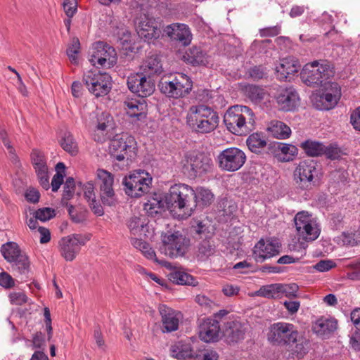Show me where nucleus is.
<instances>
[{
    "label": "nucleus",
    "instance_id": "774afa93",
    "mask_svg": "<svg viewBox=\"0 0 360 360\" xmlns=\"http://www.w3.org/2000/svg\"><path fill=\"white\" fill-rule=\"evenodd\" d=\"M350 122L356 130L360 131V107L357 108L351 114Z\"/></svg>",
    "mask_w": 360,
    "mask_h": 360
},
{
    "label": "nucleus",
    "instance_id": "e2e57ef3",
    "mask_svg": "<svg viewBox=\"0 0 360 360\" xmlns=\"http://www.w3.org/2000/svg\"><path fill=\"white\" fill-rule=\"evenodd\" d=\"M335 266L336 264L333 261L329 259H323L316 263L314 266V268L319 272H326L332 269Z\"/></svg>",
    "mask_w": 360,
    "mask_h": 360
},
{
    "label": "nucleus",
    "instance_id": "f8f14e48",
    "mask_svg": "<svg viewBox=\"0 0 360 360\" xmlns=\"http://www.w3.org/2000/svg\"><path fill=\"white\" fill-rule=\"evenodd\" d=\"M90 240L89 235L74 233L63 237L58 242L60 255L68 262L75 259L81 247Z\"/></svg>",
    "mask_w": 360,
    "mask_h": 360
},
{
    "label": "nucleus",
    "instance_id": "6e6d98bb",
    "mask_svg": "<svg viewBox=\"0 0 360 360\" xmlns=\"http://www.w3.org/2000/svg\"><path fill=\"white\" fill-rule=\"evenodd\" d=\"M35 218L41 221H48L55 217V210L50 207H44L38 209L34 212Z\"/></svg>",
    "mask_w": 360,
    "mask_h": 360
},
{
    "label": "nucleus",
    "instance_id": "ddd939ff",
    "mask_svg": "<svg viewBox=\"0 0 360 360\" xmlns=\"http://www.w3.org/2000/svg\"><path fill=\"white\" fill-rule=\"evenodd\" d=\"M96 176L102 203L105 206H115L117 202V199L113 188V174L103 169H98L96 171Z\"/></svg>",
    "mask_w": 360,
    "mask_h": 360
},
{
    "label": "nucleus",
    "instance_id": "7ed1b4c3",
    "mask_svg": "<svg viewBox=\"0 0 360 360\" xmlns=\"http://www.w3.org/2000/svg\"><path fill=\"white\" fill-rule=\"evenodd\" d=\"M195 191L189 186L178 184L172 186L165 196L167 209L179 210L189 217L195 209Z\"/></svg>",
    "mask_w": 360,
    "mask_h": 360
},
{
    "label": "nucleus",
    "instance_id": "4c0bfd02",
    "mask_svg": "<svg viewBox=\"0 0 360 360\" xmlns=\"http://www.w3.org/2000/svg\"><path fill=\"white\" fill-rule=\"evenodd\" d=\"M246 143L252 152L258 153L266 146V141L261 134L253 133L248 136Z\"/></svg>",
    "mask_w": 360,
    "mask_h": 360
},
{
    "label": "nucleus",
    "instance_id": "69168bd1",
    "mask_svg": "<svg viewBox=\"0 0 360 360\" xmlns=\"http://www.w3.org/2000/svg\"><path fill=\"white\" fill-rule=\"evenodd\" d=\"M164 203H165V200H158L156 198H153L150 200H148L147 203L145 205V208L146 210H151L152 212L158 213L159 212L158 210L162 209L164 207Z\"/></svg>",
    "mask_w": 360,
    "mask_h": 360
},
{
    "label": "nucleus",
    "instance_id": "603ef678",
    "mask_svg": "<svg viewBox=\"0 0 360 360\" xmlns=\"http://www.w3.org/2000/svg\"><path fill=\"white\" fill-rule=\"evenodd\" d=\"M79 49L80 43L78 38H73L67 49V55L70 60L74 64L77 63V54L79 53Z\"/></svg>",
    "mask_w": 360,
    "mask_h": 360
},
{
    "label": "nucleus",
    "instance_id": "cd10ccee",
    "mask_svg": "<svg viewBox=\"0 0 360 360\" xmlns=\"http://www.w3.org/2000/svg\"><path fill=\"white\" fill-rule=\"evenodd\" d=\"M300 65L298 60L292 57L281 60L276 67L277 77L280 80H290L291 77L298 72Z\"/></svg>",
    "mask_w": 360,
    "mask_h": 360
},
{
    "label": "nucleus",
    "instance_id": "6ab92c4d",
    "mask_svg": "<svg viewBox=\"0 0 360 360\" xmlns=\"http://www.w3.org/2000/svg\"><path fill=\"white\" fill-rule=\"evenodd\" d=\"M325 91L317 96L316 99L321 104H316V108L320 110H330L335 107L341 96V91L337 83H326Z\"/></svg>",
    "mask_w": 360,
    "mask_h": 360
},
{
    "label": "nucleus",
    "instance_id": "b1692460",
    "mask_svg": "<svg viewBox=\"0 0 360 360\" xmlns=\"http://www.w3.org/2000/svg\"><path fill=\"white\" fill-rule=\"evenodd\" d=\"M164 32L172 40L179 41L183 46L189 45L192 41L191 30L186 24L172 23L167 25Z\"/></svg>",
    "mask_w": 360,
    "mask_h": 360
},
{
    "label": "nucleus",
    "instance_id": "ea45409f",
    "mask_svg": "<svg viewBox=\"0 0 360 360\" xmlns=\"http://www.w3.org/2000/svg\"><path fill=\"white\" fill-rule=\"evenodd\" d=\"M170 280L178 285H196L198 282L189 274L183 271H175L170 274Z\"/></svg>",
    "mask_w": 360,
    "mask_h": 360
},
{
    "label": "nucleus",
    "instance_id": "0e129e2a",
    "mask_svg": "<svg viewBox=\"0 0 360 360\" xmlns=\"http://www.w3.org/2000/svg\"><path fill=\"white\" fill-rule=\"evenodd\" d=\"M0 285L6 289H9L15 286V280L12 276L3 271L0 273Z\"/></svg>",
    "mask_w": 360,
    "mask_h": 360
},
{
    "label": "nucleus",
    "instance_id": "c756f323",
    "mask_svg": "<svg viewBox=\"0 0 360 360\" xmlns=\"http://www.w3.org/2000/svg\"><path fill=\"white\" fill-rule=\"evenodd\" d=\"M184 58L186 62L193 65H210V56L200 47L193 46L188 49Z\"/></svg>",
    "mask_w": 360,
    "mask_h": 360
},
{
    "label": "nucleus",
    "instance_id": "a19ab883",
    "mask_svg": "<svg viewBox=\"0 0 360 360\" xmlns=\"http://www.w3.org/2000/svg\"><path fill=\"white\" fill-rule=\"evenodd\" d=\"M281 283H274L262 286L257 291V295L266 298L276 299L281 297Z\"/></svg>",
    "mask_w": 360,
    "mask_h": 360
},
{
    "label": "nucleus",
    "instance_id": "4d7b16f0",
    "mask_svg": "<svg viewBox=\"0 0 360 360\" xmlns=\"http://www.w3.org/2000/svg\"><path fill=\"white\" fill-rule=\"evenodd\" d=\"M324 155L327 158L330 160H338L342 155L341 149L337 145H330L328 146H324Z\"/></svg>",
    "mask_w": 360,
    "mask_h": 360
},
{
    "label": "nucleus",
    "instance_id": "338daca9",
    "mask_svg": "<svg viewBox=\"0 0 360 360\" xmlns=\"http://www.w3.org/2000/svg\"><path fill=\"white\" fill-rule=\"evenodd\" d=\"M84 195L87 201H90L96 198L94 193V186L92 183L88 182L84 185Z\"/></svg>",
    "mask_w": 360,
    "mask_h": 360
},
{
    "label": "nucleus",
    "instance_id": "c03bdc74",
    "mask_svg": "<svg viewBox=\"0 0 360 360\" xmlns=\"http://www.w3.org/2000/svg\"><path fill=\"white\" fill-rule=\"evenodd\" d=\"M60 146L67 153L75 155L78 153L77 143L70 133H65L60 141Z\"/></svg>",
    "mask_w": 360,
    "mask_h": 360
},
{
    "label": "nucleus",
    "instance_id": "72a5a7b5",
    "mask_svg": "<svg viewBox=\"0 0 360 360\" xmlns=\"http://www.w3.org/2000/svg\"><path fill=\"white\" fill-rule=\"evenodd\" d=\"M146 219L144 217H132L129 219L127 223L130 233L134 236H138L146 235Z\"/></svg>",
    "mask_w": 360,
    "mask_h": 360
},
{
    "label": "nucleus",
    "instance_id": "e433bc0d",
    "mask_svg": "<svg viewBox=\"0 0 360 360\" xmlns=\"http://www.w3.org/2000/svg\"><path fill=\"white\" fill-rule=\"evenodd\" d=\"M11 264H12L13 269L20 274L25 275L30 271V262L25 252L18 255L17 257H14Z\"/></svg>",
    "mask_w": 360,
    "mask_h": 360
},
{
    "label": "nucleus",
    "instance_id": "aec40b11",
    "mask_svg": "<svg viewBox=\"0 0 360 360\" xmlns=\"http://www.w3.org/2000/svg\"><path fill=\"white\" fill-rule=\"evenodd\" d=\"M247 330L245 323L238 320L229 321L225 323L223 335L228 344H236L245 339Z\"/></svg>",
    "mask_w": 360,
    "mask_h": 360
},
{
    "label": "nucleus",
    "instance_id": "9b49d317",
    "mask_svg": "<svg viewBox=\"0 0 360 360\" xmlns=\"http://www.w3.org/2000/svg\"><path fill=\"white\" fill-rule=\"evenodd\" d=\"M316 169L312 161H301L293 172V181L297 188L302 191H311L317 185L315 179Z\"/></svg>",
    "mask_w": 360,
    "mask_h": 360
},
{
    "label": "nucleus",
    "instance_id": "9d476101",
    "mask_svg": "<svg viewBox=\"0 0 360 360\" xmlns=\"http://www.w3.org/2000/svg\"><path fill=\"white\" fill-rule=\"evenodd\" d=\"M83 81L89 91L96 97L107 95L112 88L111 77L97 68L84 73Z\"/></svg>",
    "mask_w": 360,
    "mask_h": 360
},
{
    "label": "nucleus",
    "instance_id": "f03ea898",
    "mask_svg": "<svg viewBox=\"0 0 360 360\" xmlns=\"http://www.w3.org/2000/svg\"><path fill=\"white\" fill-rule=\"evenodd\" d=\"M186 123L193 131L207 134L217 127L219 116L216 111L207 105H192L186 115Z\"/></svg>",
    "mask_w": 360,
    "mask_h": 360
},
{
    "label": "nucleus",
    "instance_id": "79ce46f5",
    "mask_svg": "<svg viewBox=\"0 0 360 360\" xmlns=\"http://www.w3.org/2000/svg\"><path fill=\"white\" fill-rule=\"evenodd\" d=\"M1 252L4 259L9 263H11L14 257H17L23 252L19 245L15 242H8L3 245Z\"/></svg>",
    "mask_w": 360,
    "mask_h": 360
},
{
    "label": "nucleus",
    "instance_id": "473e14b6",
    "mask_svg": "<svg viewBox=\"0 0 360 360\" xmlns=\"http://www.w3.org/2000/svg\"><path fill=\"white\" fill-rule=\"evenodd\" d=\"M268 129L275 138L280 139H286L291 134L290 128L284 122L278 120H272Z\"/></svg>",
    "mask_w": 360,
    "mask_h": 360
},
{
    "label": "nucleus",
    "instance_id": "3c124183",
    "mask_svg": "<svg viewBox=\"0 0 360 360\" xmlns=\"http://www.w3.org/2000/svg\"><path fill=\"white\" fill-rule=\"evenodd\" d=\"M0 139H1L4 146L6 148L9 158L13 163L18 162V156L15 154V150L11 145L9 140L7 139L6 131L0 127Z\"/></svg>",
    "mask_w": 360,
    "mask_h": 360
},
{
    "label": "nucleus",
    "instance_id": "4468645a",
    "mask_svg": "<svg viewBox=\"0 0 360 360\" xmlns=\"http://www.w3.org/2000/svg\"><path fill=\"white\" fill-rule=\"evenodd\" d=\"M246 161V155L241 149L230 147L223 150L217 156L219 167L226 172L240 169Z\"/></svg>",
    "mask_w": 360,
    "mask_h": 360
},
{
    "label": "nucleus",
    "instance_id": "bf43d9fd",
    "mask_svg": "<svg viewBox=\"0 0 360 360\" xmlns=\"http://www.w3.org/2000/svg\"><path fill=\"white\" fill-rule=\"evenodd\" d=\"M75 181L72 177H68L63 186V199L69 200L72 198L75 193Z\"/></svg>",
    "mask_w": 360,
    "mask_h": 360
},
{
    "label": "nucleus",
    "instance_id": "de8ad7c7",
    "mask_svg": "<svg viewBox=\"0 0 360 360\" xmlns=\"http://www.w3.org/2000/svg\"><path fill=\"white\" fill-rule=\"evenodd\" d=\"M278 150L285 155L282 160L289 162L293 160V158L297 154V148L292 144L280 143L278 146Z\"/></svg>",
    "mask_w": 360,
    "mask_h": 360
},
{
    "label": "nucleus",
    "instance_id": "423d86ee",
    "mask_svg": "<svg viewBox=\"0 0 360 360\" xmlns=\"http://www.w3.org/2000/svg\"><path fill=\"white\" fill-rule=\"evenodd\" d=\"M193 82L186 75L177 73L164 78L159 84L160 91L167 96L174 98L188 95L192 89Z\"/></svg>",
    "mask_w": 360,
    "mask_h": 360
},
{
    "label": "nucleus",
    "instance_id": "0eeeda50",
    "mask_svg": "<svg viewBox=\"0 0 360 360\" xmlns=\"http://www.w3.org/2000/svg\"><path fill=\"white\" fill-rule=\"evenodd\" d=\"M299 332L292 323L287 322L274 323L269 327L268 340L273 345L288 346L297 340Z\"/></svg>",
    "mask_w": 360,
    "mask_h": 360
},
{
    "label": "nucleus",
    "instance_id": "2f4dec72",
    "mask_svg": "<svg viewBox=\"0 0 360 360\" xmlns=\"http://www.w3.org/2000/svg\"><path fill=\"white\" fill-rule=\"evenodd\" d=\"M338 321L333 318H319L313 326V330L319 335H326L337 329Z\"/></svg>",
    "mask_w": 360,
    "mask_h": 360
},
{
    "label": "nucleus",
    "instance_id": "5fc2aeb1",
    "mask_svg": "<svg viewBox=\"0 0 360 360\" xmlns=\"http://www.w3.org/2000/svg\"><path fill=\"white\" fill-rule=\"evenodd\" d=\"M248 75L254 80H259L267 76V70L262 65L254 66L248 71Z\"/></svg>",
    "mask_w": 360,
    "mask_h": 360
},
{
    "label": "nucleus",
    "instance_id": "6e6552de",
    "mask_svg": "<svg viewBox=\"0 0 360 360\" xmlns=\"http://www.w3.org/2000/svg\"><path fill=\"white\" fill-rule=\"evenodd\" d=\"M152 178L144 171L135 172L123 179L126 194L131 198H139L149 192Z\"/></svg>",
    "mask_w": 360,
    "mask_h": 360
},
{
    "label": "nucleus",
    "instance_id": "1a4fd4ad",
    "mask_svg": "<svg viewBox=\"0 0 360 360\" xmlns=\"http://www.w3.org/2000/svg\"><path fill=\"white\" fill-rule=\"evenodd\" d=\"M162 243L160 252L171 258H176L186 253L190 240L179 231L168 232L162 236Z\"/></svg>",
    "mask_w": 360,
    "mask_h": 360
},
{
    "label": "nucleus",
    "instance_id": "f3484780",
    "mask_svg": "<svg viewBox=\"0 0 360 360\" xmlns=\"http://www.w3.org/2000/svg\"><path fill=\"white\" fill-rule=\"evenodd\" d=\"M129 89L142 98L150 96L155 91L154 81L143 73L130 75L127 81Z\"/></svg>",
    "mask_w": 360,
    "mask_h": 360
},
{
    "label": "nucleus",
    "instance_id": "4be33fe9",
    "mask_svg": "<svg viewBox=\"0 0 360 360\" xmlns=\"http://www.w3.org/2000/svg\"><path fill=\"white\" fill-rule=\"evenodd\" d=\"M276 100L282 110L292 111L298 105L300 98L296 90L290 86L280 88L277 91Z\"/></svg>",
    "mask_w": 360,
    "mask_h": 360
},
{
    "label": "nucleus",
    "instance_id": "dca6fc26",
    "mask_svg": "<svg viewBox=\"0 0 360 360\" xmlns=\"http://www.w3.org/2000/svg\"><path fill=\"white\" fill-rule=\"evenodd\" d=\"M89 61L94 66L98 64L101 67L110 68L117 62L115 51L103 41L96 42L93 44Z\"/></svg>",
    "mask_w": 360,
    "mask_h": 360
},
{
    "label": "nucleus",
    "instance_id": "bb28decb",
    "mask_svg": "<svg viewBox=\"0 0 360 360\" xmlns=\"http://www.w3.org/2000/svg\"><path fill=\"white\" fill-rule=\"evenodd\" d=\"M158 309L162 318V331L170 333L176 330L181 314L165 304L160 305Z\"/></svg>",
    "mask_w": 360,
    "mask_h": 360
},
{
    "label": "nucleus",
    "instance_id": "864d4df0",
    "mask_svg": "<svg viewBox=\"0 0 360 360\" xmlns=\"http://www.w3.org/2000/svg\"><path fill=\"white\" fill-rule=\"evenodd\" d=\"M10 302L13 305H22L27 303L29 298L22 291L11 292L8 295Z\"/></svg>",
    "mask_w": 360,
    "mask_h": 360
},
{
    "label": "nucleus",
    "instance_id": "f704fd0d",
    "mask_svg": "<svg viewBox=\"0 0 360 360\" xmlns=\"http://www.w3.org/2000/svg\"><path fill=\"white\" fill-rule=\"evenodd\" d=\"M142 66L143 70L148 75H160L162 72L161 60L158 55L148 56Z\"/></svg>",
    "mask_w": 360,
    "mask_h": 360
},
{
    "label": "nucleus",
    "instance_id": "f257e3e1",
    "mask_svg": "<svg viewBox=\"0 0 360 360\" xmlns=\"http://www.w3.org/2000/svg\"><path fill=\"white\" fill-rule=\"evenodd\" d=\"M224 122L231 133L245 136L255 129V115L249 107L236 105L226 112Z\"/></svg>",
    "mask_w": 360,
    "mask_h": 360
},
{
    "label": "nucleus",
    "instance_id": "c85d7f7f",
    "mask_svg": "<svg viewBox=\"0 0 360 360\" xmlns=\"http://www.w3.org/2000/svg\"><path fill=\"white\" fill-rule=\"evenodd\" d=\"M127 114L136 121L146 118L147 104L143 98H131L124 102Z\"/></svg>",
    "mask_w": 360,
    "mask_h": 360
},
{
    "label": "nucleus",
    "instance_id": "58836bf2",
    "mask_svg": "<svg viewBox=\"0 0 360 360\" xmlns=\"http://www.w3.org/2000/svg\"><path fill=\"white\" fill-rule=\"evenodd\" d=\"M198 249V256L201 259H204L207 258L215 253L216 246L212 238L205 236V239L200 242Z\"/></svg>",
    "mask_w": 360,
    "mask_h": 360
},
{
    "label": "nucleus",
    "instance_id": "a18cd8bd",
    "mask_svg": "<svg viewBox=\"0 0 360 360\" xmlns=\"http://www.w3.org/2000/svg\"><path fill=\"white\" fill-rule=\"evenodd\" d=\"M195 207L198 204L203 206L211 204L214 197L213 194L209 189L204 188H198L197 191H195Z\"/></svg>",
    "mask_w": 360,
    "mask_h": 360
},
{
    "label": "nucleus",
    "instance_id": "8fccbe9b",
    "mask_svg": "<svg viewBox=\"0 0 360 360\" xmlns=\"http://www.w3.org/2000/svg\"><path fill=\"white\" fill-rule=\"evenodd\" d=\"M295 343V345L292 349V354H295L298 358L303 357L308 351V340L303 337H300L298 333L297 340Z\"/></svg>",
    "mask_w": 360,
    "mask_h": 360
},
{
    "label": "nucleus",
    "instance_id": "052dcab7",
    "mask_svg": "<svg viewBox=\"0 0 360 360\" xmlns=\"http://www.w3.org/2000/svg\"><path fill=\"white\" fill-rule=\"evenodd\" d=\"M342 242L345 245L355 246L360 243V238L357 236V230L354 233H344Z\"/></svg>",
    "mask_w": 360,
    "mask_h": 360
},
{
    "label": "nucleus",
    "instance_id": "2eb2a0df",
    "mask_svg": "<svg viewBox=\"0 0 360 360\" xmlns=\"http://www.w3.org/2000/svg\"><path fill=\"white\" fill-rule=\"evenodd\" d=\"M295 226L298 236L305 240H314L320 234L316 221L307 212H298L294 218Z\"/></svg>",
    "mask_w": 360,
    "mask_h": 360
},
{
    "label": "nucleus",
    "instance_id": "393cba45",
    "mask_svg": "<svg viewBox=\"0 0 360 360\" xmlns=\"http://www.w3.org/2000/svg\"><path fill=\"white\" fill-rule=\"evenodd\" d=\"M220 326L218 320L205 319L199 325V337L205 342H214L219 340Z\"/></svg>",
    "mask_w": 360,
    "mask_h": 360
},
{
    "label": "nucleus",
    "instance_id": "49530a36",
    "mask_svg": "<svg viewBox=\"0 0 360 360\" xmlns=\"http://www.w3.org/2000/svg\"><path fill=\"white\" fill-rule=\"evenodd\" d=\"M195 301L207 312L211 311L217 307V304L214 299L204 294L197 295Z\"/></svg>",
    "mask_w": 360,
    "mask_h": 360
},
{
    "label": "nucleus",
    "instance_id": "39448f33",
    "mask_svg": "<svg viewBox=\"0 0 360 360\" xmlns=\"http://www.w3.org/2000/svg\"><path fill=\"white\" fill-rule=\"evenodd\" d=\"M333 75V68L327 61H314L306 64L300 73L302 82L310 86H322Z\"/></svg>",
    "mask_w": 360,
    "mask_h": 360
},
{
    "label": "nucleus",
    "instance_id": "7c9ffc66",
    "mask_svg": "<svg viewBox=\"0 0 360 360\" xmlns=\"http://www.w3.org/2000/svg\"><path fill=\"white\" fill-rule=\"evenodd\" d=\"M98 124L94 134V139L97 142H103L105 140L106 131L108 127H111L112 117L108 112H102L98 115Z\"/></svg>",
    "mask_w": 360,
    "mask_h": 360
},
{
    "label": "nucleus",
    "instance_id": "20e7f679",
    "mask_svg": "<svg viewBox=\"0 0 360 360\" xmlns=\"http://www.w3.org/2000/svg\"><path fill=\"white\" fill-rule=\"evenodd\" d=\"M182 163L184 173L191 179L201 176L211 172L214 166L210 155L199 152L186 154Z\"/></svg>",
    "mask_w": 360,
    "mask_h": 360
},
{
    "label": "nucleus",
    "instance_id": "a878e982",
    "mask_svg": "<svg viewBox=\"0 0 360 360\" xmlns=\"http://www.w3.org/2000/svg\"><path fill=\"white\" fill-rule=\"evenodd\" d=\"M136 32L141 39L148 41L157 39L160 36V30L158 28L157 23L153 19L146 15L140 17Z\"/></svg>",
    "mask_w": 360,
    "mask_h": 360
},
{
    "label": "nucleus",
    "instance_id": "c9c22d12",
    "mask_svg": "<svg viewBox=\"0 0 360 360\" xmlns=\"http://www.w3.org/2000/svg\"><path fill=\"white\" fill-rule=\"evenodd\" d=\"M171 355L177 359L193 357V351L190 345L179 342L170 348Z\"/></svg>",
    "mask_w": 360,
    "mask_h": 360
},
{
    "label": "nucleus",
    "instance_id": "680f3d73",
    "mask_svg": "<svg viewBox=\"0 0 360 360\" xmlns=\"http://www.w3.org/2000/svg\"><path fill=\"white\" fill-rule=\"evenodd\" d=\"M63 9L67 17H73L77 10L76 0H63Z\"/></svg>",
    "mask_w": 360,
    "mask_h": 360
},
{
    "label": "nucleus",
    "instance_id": "a211bd4d",
    "mask_svg": "<svg viewBox=\"0 0 360 360\" xmlns=\"http://www.w3.org/2000/svg\"><path fill=\"white\" fill-rule=\"evenodd\" d=\"M280 248L281 244L277 240L261 238L253 248L252 257L257 262L262 263L265 260L278 255Z\"/></svg>",
    "mask_w": 360,
    "mask_h": 360
},
{
    "label": "nucleus",
    "instance_id": "37998d69",
    "mask_svg": "<svg viewBox=\"0 0 360 360\" xmlns=\"http://www.w3.org/2000/svg\"><path fill=\"white\" fill-rule=\"evenodd\" d=\"M301 146L309 156H319L324 153V145L320 142L306 141L302 143Z\"/></svg>",
    "mask_w": 360,
    "mask_h": 360
},
{
    "label": "nucleus",
    "instance_id": "13d9d810",
    "mask_svg": "<svg viewBox=\"0 0 360 360\" xmlns=\"http://www.w3.org/2000/svg\"><path fill=\"white\" fill-rule=\"evenodd\" d=\"M281 297H296L299 287L296 283L282 284L281 288Z\"/></svg>",
    "mask_w": 360,
    "mask_h": 360
},
{
    "label": "nucleus",
    "instance_id": "5701e85b",
    "mask_svg": "<svg viewBox=\"0 0 360 360\" xmlns=\"http://www.w3.org/2000/svg\"><path fill=\"white\" fill-rule=\"evenodd\" d=\"M135 148L129 145L123 138L114 139L110 141L109 153L112 158L117 161L131 160L134 155Z\"/></svg>",
    "mask_w": 360,
    "mask_h": 360
},
{
    "label": "nucleus",
    "instance_id": "412c9836",
    "mask_svg": "<svg viewBox=\"0 0 360 360\" xmlns=\"http://www.w3.org/2000/svg\"><path fill=\"white\" fill-rule=\"evenodd\" d=\"M30 156L32 165L41 186L44 189L48 190L49 188V178L46 159L44 154L37 149H33Z\"/></svg>",
    "mask_w": 360,
    "mask_h": 360
},
{
    "label": "nucleus",
    "instance_id": "09e8293b",
    "mask_svg": "<svg viewBox=\"0 0 360 360\" xmlns=\"http://www.w3.org/2000/svg\"><path fill=\"white\" fill-rule=\"evenodd\" d=\"M246 94L252 101H260L264 98L265 90L256 85H249L246 87Z\"/></svg>",
    "mask_w": 360,
    "mask_h": 360
}]
</instances>
